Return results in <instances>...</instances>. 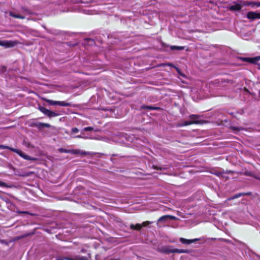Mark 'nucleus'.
Here are the masks:
<instances>
[{
  "label": "nucleus",
  "instance_id": "nucleus-1",
  "mask_svg": "<svg viewBox=\"0 0 260 260\" xmlns=\"http://www.w3.org/2000/svg\"><path fill=\"white\" fill-rule=\"evenodd\" d=\"M39 109L43 113L49 117H53L58 115V114L54 112L51 111L43 107H40Z\"/></svg>",
  "mask_w": 260,
  "mask_h": 260
},
{
  "label": "nucleus",
  "instance_id": "nucleus-2",
  "mask_svg": "<svg viewBox=\"0 0 260 260\" xmlns=\"http://www.w3.org/2000/svg\"><path fill=\"white\" fill-rule=\"evenodd\" d=\"M16 44L15 41H0V46L6 48H11L15 46Z\"/></svg>",
  "mask_w": 260,
  "mask_h": 260
},
{
  "label": "nucleus",
  "instance_id": "nucleus-3",
  "mask_svg": "<svg viewBox=\"0 0 260 260\" xmlns=\"http://www.w3.org/2000/svg\"><path fill=\"white\" fill-rule=\"evenodd\" d=\"M247 18L251 20L260 19V13L253 11L249 12L247 14Z\"/></svg>",
  "mask_w": 260,
  "mask_h": 260
},
{
  "label": "nucleus",
  "instance_id": "nucleus-4",
  "mask_svg": "<svg viewBox=\"0 0 260 260\" xmlns=\"http://www.w3.org/2000/svg\"><path fill=\"white\" fill-rule=\"evenodd\" d=\"M240 3H236V2H234L235 4L233 5L230 6L229 8V10L231 11H240L242 7H243L241 1H239Z\"/></svg>",
  "mask_w": 260,
  "mask_h": 260
},
{
  "label": "nucleus",
  "instance_id": "nucleus-5",
  "mask_svg": "<svg viewBox=\"0 0 260 260\" xmlns=\"http://www.w3.org/2000/svg\"><path fill=\"white\" fill-rule=\"evenodd\" d=\"M32 125L38 128L39 129H42L44 127H50V125L49 124L46 123H42V122H34V123H33Z\"/></svg>",
  "mask_w": 260,
  "mask_h": 260
},
{
  "label": "nucleus",
  "instance_id": "nucleus-6",
  "mask_svg": "<svg viewBox=\"0 0 260 260\" xmlns=\"http://www.w3.org/2000/svg\"><path fill=\"white\" fill-rule=\"evenodd\" d=\"M175 218V217L172 216V215H164V216L160 217L158 219L157 223L159 222L165 223L168 219H174Z\"/></svg>",
  "mask_w": 260,
  "mask_h": 260
},
{
  "label": "nucleus",
  "instance_id": "nucleus-7",
  "mask_svg": "<svg viewBox=\"0 0 260 260\" xmlns=\"http://www.w3.org/2000/svg\"><path fill=\"white\" fill-rule=\"evenodd\" d=\"M200 116L198 115L193 114L189 116L190 121L192 124H199L200 123V121L199 120Z\"/></svg>",
  "mask_w": 260,
  "mask_h": 260
},
{
  "label": "nucleus",
  "instance_id": "nucleus-8",
  "mask_svg": "<svg viewBox=\"0 0 260 260\" xmlns=\"http://www.w3.org/2000/svg\"><path fill=\"white\" fill-rule=\"evenodd\" d=\"M199 240V239H192V240H188V239H184L183 238H180V241L182 243L184 244H187V245H188V244H191L192 243H193L195 241H197Z\"/></svg>",
  "mask_w": 260,
  "mask_h": 260
},
{
  "label": "nucleus",
  "instance_id": "nucleus-9",
  "mask_svg": "<svg viewBox=\"0 0 260 260\" xmlns=\"http://www.w3.org/2000/svg\"><path fill=\"white\" fill-rule=\"evenodd\" d=\"M260 60V55L256 56L254 58H243L242 60L251 63H254Z\"/></svg>",
  "mask_w": 260,
  "mask_h": 260
},
{
  "label": "nucleus",
  "instance_id": "nucleus-10",
  "mask_svg": "<svg viewBox=\"0 0 260 260\" xmlns=\"http://www.w3.org/2000/svg\"><path fill=\"white\" fill-rule=\"evenodd\" d=\"M241 3L243 6H251L252 8H254V2L251 1H241Z\"/></svg>",
  "mask_w": 260,
  "mask_h": 260
},
{
  "label": "nucleus",
  "instance_id": "nucleus-11",
  "mask_svg": "<svg viewBox=\"0 0 260 260\" xmlns=\"http://www.w3.org/2000/svg\"><path fill=\"white\" fill-rule=\"evenodd\" d=\"M17 154H19L22 157L24 158V159H25L26 160H36V158H31L29 156L22 153V152L19 151L18 150H17Z\"/></svg>",
  "mask_w": 260,
  "mask_h": 260
},
{
  "label": "nucleus",
  "instance_id": "nucleus-12",
  "mask_svg": "<svg viewBox=\"0 0 260 260\" xmlns=\"http://www.w3.org/2000/svg\"><path fill=\"white\" fill-rule=\"evenodd\" d=\"M161 251L165 253H173V249L170 247H163L161 249Z\"/></svg>",
  "mask_w": 260,
  "mask_h": 260
},
{
  "label": "nucleus",
  "instance_id": "nucleus-13",
  "mask_svg": "<svg viewBox=\"0 0 260 260\" xmlns=\"http://www.w3.org/2000/svg\"><path fill=\"white\" fill-rule=\"evenodd\" d=\"M130 228L132 230H140L142 228V225L139 223L136 224V225L132 224L130 225Z\"/></svg>",
  "mask_w": 260,
  "mask_h": 260
},
{
  "label": "nucleus",
  "instance_id": "nucleus-14",
  "mask_svg": "<svg viewBox=\"0 0 260 260\" xmlns=\"http://www.w3.org/2000/svg\"><path fill=\"white\" fill-rule=\"evenodd\" d=\"M58 105L62 107H69L71 106V104L63 101H58Z\"/></svg>",
  "mask_w": 260,
  "mask_h": 260
},
{
  "label": "nucleus",
  "instance_id": "nucleus-15",
  "mask_svg": "<svg viewBox=\"0 0 260 260\" xmlns=\"http://www.w3.org/2000/svg\"><path fill=\"white\" fill-rule=\"evenodd\" d=\"M46 102L50 105H58V101H53L51 100H46Z\"/></svg>",
  "mask_w": 260,
  "mask_h": 260
},
{
  "label": "nucleus",
  "instance_id": "nucleus-16",
  "mask_svg": "<svg viewBox=\"0 0 260 260\" xmlns=\"http://www.w3.org/2000/svg\"><path fill=\"white\" fill-rule=\"evenodd\" d=\"M170 49L172 50H182L184 49V47L177 46H171Z\"/></svg>",
  "mask_w": 260,
  "mask_h": 260
},
{
  "label": "nucleus",
  "instance_id": "nucleus-17",
  "mask_svg": "<svg viewBox=\"0 0 260 260\" xmlns=\"http://www.w3.org/2000/svg\"><path fill=\"white\" fill-rule=\"evenodd\" d=\"M243 194H244L243 193H237V194L234 195L233 196H232V197H231L230 198H229L228 200H231L237 199V198H238L241 197Z\"/></svg>",
  "mask_w": 260,
  "mask_h": 260
},
{
  "label": "nucleus",
  "instance_id": "nucleus-18",
  "mask_svg": "<svg viewBox=\"0 0 260 260\" xmlns=\"http://www.w3.org/2000/svg\"><path fill=\"white\" fill-rule=\"evenodd\" d=\"M72 260H88L86 257L85 256H77L72 259Z\"/></svg>",
  "mask_w": 260,
  "mask_h": 260
},
{
  "label": "nucleus",
  "instance_id": "nucleus-19",
  "mask_svg": "<svg viewBox=\"0 0 260 260\" xmlns=\"http://www.w3.org/2000/svg\"><path fill=\"white\" fill-rule=\"evenodd\" d=\"M186 251L182 249H173V253H185Z\"/></svg>",
  "mask_w": 260,
  "mask_h": 260
},
{
  "label": "nucleus",
  "instance_id": "nucleus-20",
  "mask_svg": "<svg viewBox=\"0 0 260 260\" xmlns=\"http://www.w3.org/2000/svg\"><path fill=\"white\" fill-rule=\"evenodd\" d=\"M58 151L61 153H69L70 152V150L62 148H59Z\"/></svg>",
  "mask_w": 260,
  "mask_h": 260
},
{
  "label": "nucleus",
  "instance_id": "nucleus-21",
  "mask_svg": "<svg viewBox=\"0 0 260 260\" xmlns=\"http://www.w3.org/2000/svg\"><path fill=\"white\" fill-rule=\"evenodd\" d=\"M153 222H150V221H144L142 224V226H148V225H149L150 224H151Z\"/></svg>",
  "mask_w": 260,
  "mask_h": 260
},
{
  "label": "nucleus",
  "instance_id": "nucleus-22",
  "mask_svg": "<svg viewBox=\"0 0 260 260\" xmlns=\"http://www.w3.org/2000/svg\"><path fill=\"white\" fill-rule=\"evenodd\" d=\"M192 124V122L190 121H186L183 123L181 124V126H186Z\"/></svg>",
  "mask_w": 260,
  "mask_h": 260
},
{
  "label": "nucleus",
  "instance_id": "nucleus-23",
  "mask_svg": "<svg viewBox=\"0 0 260 260\" xmlns=\"http://www.w3.org/2000/svg\"><path fill=\"white\" fill-rule=\"evenodd\" d=\"M93 129V128L92 127L89 126V127H86L84 128L83 131H85V132H88V131H92Z\"/></svg>",
  "mask_w": 260,
  "mask_h": 260
},
{
  "label": "nucleus",
  "instance_id": "nucleus-24",
  "mask_svg": "<svg viewBox=\"0 0 260 260\" xmlns=\"http://www.w3.org/2000/svg\"><path fill=\"white\" fill-rule=\"evenodd\" d=\"M72 133H77L79 132V130L78 128H77V127H74L72 129Z\"/></svg>",
  "mask_w": 260,
  "mask_h": 260
},
{
  "label": "nucleus",
  "instance_id": "nucleus-25",
  "mask_svg": "<svg viewBox=\"0 0 260 260\" xmlns=\"http://www.w3.org/2000/svg\"><path fill=\"white\" fill-rule=\"evenodd\" d=\"M260 7V2H254V8Z\"/></svg>",
  "mask_w": 260,
  "mask_h": 260
},
{
  "label": "nucleus",
  "instance_id": "nucleus-26",
  "mask_svg": "<svg viewBox=\"0 0 260 260\" xmlns=\"http://www.w3.org/2000/svg\"><path fill=\"white\" fill-rule=\"evenodd\" d=\"M0 187H7V185L5 183L0 181Z\"/></svg>",
  "mask_w": 260,
  "mask_h": 260
},
{
  "label": "nucleus",
  "instance_id": "nucleus-27",
  "mask_svg": "<svg viewBox=\"0 0 260 260\" xmlns=\"http://www.w3.org/2000/svg\"><path fill=\"white\" fill-rule=\"evenodd\" d=\"M146 108L148 109H150V110H154V109H157V108H156V107H152V106H147V107H146Z\"/></svg>",
  "mask_w": 260,
  "mask_h": 260
},
{
  "label": "nucleus",
  "instance_id": "nucleus-28",
  "mask_svg": "<svg viewBox=\"0 0 260 260\" xmlns=\"http://www.w3.org/2000/svg\"><path fill=\"white\" fill-rule=\"evenodd\" d=\"M80 154L81 155H86L89 154L90 153L89 152H86V151H81Z\"/></svg>",
  "mask_w": 260,
  "mask_h": 260
},
{
  "label": "nucleus",
  "instance_id": "nucleus-29",
  "mask_svg": "<svg viewBox=\"0 0 260 260\" xmlns=\"http://www.w3.org/2000/svg\"><path fill=\"white\" fill-rule=\"evenodd\" d=\"M17 213H24V214H30V215H32V214H30L28 212H27V211H17Z\"/></svg>",
  "mask_w": 260,
  "mask_h": 260
},
{
  "label": "nucleus",
  "instance_id": "nucleus-30",
  "mask_svg": "<svg viewBox=\"0 0 260 260\" xmlns=\"http://www.w3.org/2000/svg\"><path fill=\"white\" fill-rule=\"evenodd\" d=\"M73 137L74 138H84V139H86L87 138V137L82 136V135H78V136H74Z\"/></svg>",
  "mask_w": 260,
  "mask_h": 260
},
{
  "label": "nucleus",
  "instance_id": "nucleus-31",
  "mask_svg": "<svg viewBox=\"0 0 260 260\" xmlns=\"http://www.w3.org/2000/svg\"><path fill=\"white\" fill-rule=\"evenodd\" d=\"M223 172H222L221 171H218L216 173V175L218 176H221Z\"/></svg>",
  "mask_w": 260,
  "mask_h": 260
},
{
  "label": "nucleus",
  "instance_id": "nucleus-32",
  "mask_svg": "<svg viewBox=\"0 0 260 260\" xmlns=\"http://www.w3.org/2000/svg\"><path fill=\"white\" fill-rule=\"evenodd\" d=\"M56 260H69V259L66 257H59V258H57Z\"/></svg>",
  "mask_w": 260,
  "mask_h": 260
},
{
  "label": "nucleus",
  "instance_id": "nucleus-33",
  "mask_svg": "<svg viewBox=\"0 0 260 260\" xmlns=\"http://www.w3.org/2000/svg\"><path fill=\"white\" fill-rule=\"evenodd\" d=\"M17 18H24V16H22L18 14H17Z\"/></svg>",
  "mask_w": 260,
  "mask_h": 260
},
{
  "label": "nucleus",
  "instance_id": "nucleus-34",
  "mask_svg": "<svg viewBox=\"0 0 260 260\" xmlns=\"http://www.w3.org/2000/svg\"><path fill=\"white\" fill-rule=\"evenodd\" d=\"M10 14L14 17H16V14H13L12 12H10Z\"/></svg>",
  "mask_w": 260,
  "mask_h": 260
},
{
  "label": "nucleus",
  "instance_id": "nucleus-35",
  "mask_svg": "<svg viewBox=\"0 0 260 260\" xmlns=\"http://www.w3.org/2000/svg\"><path fill=\"white\" fill-rule=\"evenodd\" d=\"M7 147L4 145H0V149H4L6 148Z\"/></svg>",
  "mask_w": 260,
  "mask_h": 260
},
{
  "label": "nucleus",
  "instance_id": "nucleus-36",
  "mask_svg": "<svg viewBox=\"0 0 260 260\" xmlns=\"http://www.w3.org/2000/svg\"><path fill=\"white\" fill-rule=\"evenodd\" d=\"M31 174V173H27L26 174H25V175H24L23 176H28L30 175V174Z\"/></svg>",
  "mask_w": 260,
  "mask_h": 260
},
{
  "label": "nucleus",
  "instance_id": "nucleus-37",
  "mask_svg": "<svg viewBox=\"0 0 260 260\" xmlns=\"http://www.w3.org/2000/svg\"><path fill=\"white\" fill-rule=\"evenodd\" d=\"M5 70H6V68H5V67H2V71H5Z\"/></svg>",
  "mask_w": 260,
  "mask_h": 260
},
{
  "label": "nucleus",
  "instance_id": "nucleus-38",
  "mask_svg": "<svg viewBox=\"0 0 260 260\" xmlns=\"http://www.w3.org/2000/svg\"><path fill=\"white\" fill-rule=\"evenodd\" d=\"M232 171H227V173H228V174H231V173H232Z\"/></svg>",
  "mask_w": 260,
  "mask_h": 260
},
{
  "label": "nucleus",
  "instance_id": "nucleus-39",
  "mask_svg": "<svg viewBox=\"0 0 260 260\" xmlns=\"http://www.w3.org/2000/svg\"><path fill=\"white\" fill-rule=\"evenodd\" d=\"M154 168H155V169H157V170H158V169L161 170V168H157V167H155Z\"/></svg>",
  "mask_w": 260,
  "mask_h": 260
},
{
  "label": "nucleus",
  "instance_id": "nucleus-40",
  "mask_svg": "<svg viewBox=\"0 0 260 260\" xmlns=\"http://www.w3.org/2000/svg\"><path fill=\"white\" fill-rule=\"evenodd\" d=\"M12 150H13V151H14V152H16V149H13Z\"/></svg>",
  "mask_w": 260,
  "mask_h": 260
},
{
  "label": "nucleus",
  "instance_id": "nucleus-41",
  "mask_svg": "<svg viewBox=\"0 0 260 260\" xmlns=\"http://www.w3.org/2000/svg\"><path fill=\"white\" fill-rule=\"evenodd\" d=\"M259 95H260V90H259Z\"/></svg>",
  "mask_w": 260,
  "mask_h": 260
}]
</instances>
